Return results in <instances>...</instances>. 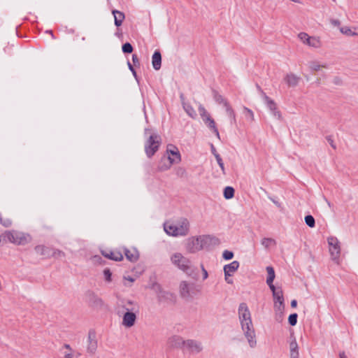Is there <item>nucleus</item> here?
<instances>
[{
  "label": "nucleus",
  "mask_w": 358,
  "mask_h": 358,
  "mask_svg": "<svg viewBox=\"0 0 358 358\" xmlns=\"http://www.w3.org/2000/svg\"><path fill=\"white\" fill-rule=\"evenodd\" d=\"M180 98L182 100H183L182 95L180 96ZM182 104L185 111L189 117L192 118H195L196 117V113L190 104L185 102L184 101H182Z\"/></svg>",
  "instance_id": "nucleus-25"
},
{
  "label": "nucleus",
  "mask_w": 358,
  "mask_h": 358,
  "mask_svg": "<svg viewBox=\"0 0 358 358\" xmlns=\"http://www.w3.org/2000/svg\"><path fill=\"white\" fill-rule=\"evenodd\" d=\"M329 246V252L332 260L336 264L339 263L341 255V243L338 239L334 236H330L327 238Z\"/></svg>",
  "instance_id": "nucleus-7"
},
{
  "label": "nucleus",
  "mask_w": 358,
  "mask_h": 358,
  "mask_svg": "<svg viewBox=\"0 0 358 358\" xmlns=\"http://www.w3.org/2000/svg\"><path fill=\"white\" fill-rule=\"evenodd\" d=\"M326 139H327V142L329 143V145H331V147L333 149L336 150V145L334 143V141L332 137L331 136H328L326 137Z\"/></svg>",
  "instance_id": "nucleus-48"
},
{
  "label": "nucleus",
  "mask_w": 358,
  "mask_h": 358,
  "mask_svg": "<svg viewBox=\"0 0 358 358\" xmlns=\"http://www.w3.org/2000/svg\"><path fill=\"white\" fill-rule=\"evenodd\" d=\"M194 284L189 283L185 280L182 281L179 286V292L182 298L188 299L190 297V291L193 288Z\"/></svg>",
  "instance_id": "nucleus-16"
},
{
  "label": "nucleus",
  "mask_w": 358,
  "mask_h": 358,
  "mask_svg": "<svg viewBox=\"0 0 358 358\" xmlns=\"http://www.w3.org/2000/svg\"><path fill=\"white\" fill-rule=\"evenodd\" d=\"M227 115L229 117L231 120V124H236V114L233 108L231 107L230 104H227L226 106H224Z\"/></svg>",
  "instance_id": "nucleus-28"
},
{
  "label": "nucleus",
  "mask_w": 358,
  "mask_h": 358,
  "mask_svg": "<svg viewBox=\"0 0 358 358\" xmlns=\"http://www.w3.org/2000/svg\"><path fill=\"white\" fill-rule=\"evenodd\" d=\"M101 254L103 257L116 262L123 259L122 253L118 250H102Z\"/></svg>",
  "instance_id": "nucleus-17"
},
{
  "label": "nucleus",
  "mask_w": 358,
  "mask_h": 358,
  "mask_svg": "<svg viewBox=\"0 0 358 358\" xmlns=\"http://www.w3.org/2000/svg\"><path fill=\"white\" fill-rule=\"evenodd\" d=\"M207 122L205 124L213 132L220 138V134L217 128L216 127L215 122L213 118L206 119Z\"/></svg>",
  "instance_id": "nucleus-29"
},
{
  "label": "nucleus",
  "mask_w": 358,
  "mask_h": 358,
  "mask_svg": "<svg viewBox=\"0 0 358 358\" xmlns=\"http://www.w3.org/2000/svg\"><path fill=\"white\" fill-rule=\"evenodd\" d=\"M229 276H225V280L228 284H232L233 280L229 278Z\"/></svg>",
  "instance_id": "nucleus-62"
},
{
  "label": "nucleus",
  "mask_w": 358,
  "mask_h": 358,
  "mask_svg": "<svg viewBox=\"0 0 358 358\" xmlns=\"http://www.w3.org/2000/svg\"><path fill=\"white\" fill-rule=\"evenodd\" d=\"M128 67H129V69L131 71L132 74L134 75V76L135 77V78L137 80V75H136V72L134 68V66L131 64V63L129 62H128Z\"/></svg>",
  "instance_id": "nucleus-53"
},
{
  "label": "nucleus",
  "mask_w": 358,
  "mask_h": 358,
  "mask_svg": "<svg viewBox=\"0 0 358 358\" xmlns=\"http://www.w3.org/2000/svg\"><path fill=\"white\" fill-rule=\"evenodd\" d=\"M234 189L232 187H226L224 189V196L226 199H230L234 196Z\"/></svg>",
  "instance_id": "nucleus-33"
},
{
  "label": "nucleus",
  "mask_w": 358,
  "mask_h": 358,
  "mask_svg": "<svg viewBox=\"0 0 358 358\" xmlns=\"http://www.w3.org/2000/svg\"><path fill=\"white\" fill-rule=\"evenodd\" d=\"M213 97L215 101L217 103L222 104L224 107L229 104V102L227 101V99H225L221 94H220L217 92H214Z\"/></svg>",
  "instance_id": "nucleus-32"
},
{
  "label": "nucleus",
  "mask_w": 358,
  "mask_h": 358,
  "mask_svg": "<svg viewBox=\"0 0 358 358\" xmlns=\"http://www.w3.org/2000/svg\"><path fill=\"white\" fill-rule=\"evenodd\" d=\"M152 64L154 69L158 71L162 66V55L159 50L155 51L152 57Z\"/></svg>",
  "instance_id": "nucleus-21"
},
{
  "label": "nucleus",
  "mask_w": 358,
  "mask_h": 358,
  "mask_svg": "<svg viewBox=\"0 0 358 358\" xmlns=\"http://www.w3.org/2000/svg\"><path fill=\"white\" fill-rule=\"evenodd\" d=\"M124 252L127 259L131 262H136L139 258L138 252L136 249L130 250L127 248H124Z\"/></svg>",
  "instance_id": "nucleus-22"
},
{
  "label": "nucleus",
  "mask_w": 358,
  "mask_h": 358,
  "mask_svg": "<svg viewBox=\"0 0 358 358\" xmlns=\"http://www.w3.org/2000/svg\"><path fill=\"white\" fill-rule=\"evenodd\" d=\"M112 13L114 16V22H115V26H117V27L121 26L123 20L125 18V15H124V13L117 10H113Z\"/></svg>",
  "instance_id": "nucleus-23"
},
{
  "label": "nucleus",
  "mask_w": 358,
  "mask_h": 358,
  "mask_svg": "<svg viewBox=\"0 0 358 358\" xmlns=\"http://www.w3.org/2000/svg\"><path fill=\"white\" fill-rule=\"evenodd\" d=\"M185 347L191 352L194 354L200 353L203 349V345L201 341L188 339L185 341Z\"/></svg>",
  "instance_id": "nucleus-12"
},
{
  "label": "nucleus",
  "mask_w": 358,
  "mask_h": 358,
  "mask_svg": "<svg viewBox=\"0 0 358 358\" xmlns=\"http://www.w3.org/2000/svg\"><path fill=\"white\" fill-rule=\"evenodd\" d=\"M213 238L210 236L192 237L187 240L186 250L189 253H194L202 250L205 245Z\"/></svg>",
  "instance_id": "nucleus-4"
},
{
  "label": "nucleus",
  "mask_w": 358,
  "mask_h": 358,
  "mask_svg": "<svg viewBox=\"0 0 358 358\" xmlns=\"http://www.w3.org/2000/svg\"><path fill=\"white\" fill-rule=\"evenodd\" d=\"M284 310L285 308H282V307L279 308H274L275 311V320L277 322L281 323L284 320Z\"/></svg>",
  "instance_id": "nucleus-30"
},
{
  "label": "nucleus",
  "mask_w": 358,
  "mask_h": 358,
  "mask_svg": "<svg viewBox=\"0 0 358 358\" xmlns=\"http://www.w3.org/2000/svg\"><path fill=\"white\" fill-rule=\"evenodd\" d=\"M198 110H199L201 117L203 116V115H205L206 113H208L207 110L205 109V108L201 104H199V106L198 107Z\"/></svg>",
  "instance_id": "nucleus-49"
},
{
  "label": "nucleus",
  "mask_w": 358,
  "mask_h": 358,
  "mask_svg": "<svg viewBox=\"0 0 358 358\" xmlns=\"http://www.w3.org/2000/svg\"><path fill=\"white\" fill-rule=\"evenodd\" d=\"M340 31L342 34L347 36H355L357 35L355 32L352 31L351 29L348 27H343L340 28Z\"/></svg>",
  "instance_id": "nucleus-38"
},
{
  "label": "nucleus",
  "mask_w": 358,
  "mask_h": 358,
  "mask_svg": "<svg viewBox=\"0 0 358 358\" xmlns=\"http://www.w3.org/2000/svg\"><path fill=\"white\" fill-rule=\"evenodd\" d=\"M167 153H169L170 155L166 157V159L171 160L172 162H175L176 164L180 162V154L176 146L169 145L167 146Z\"/></svg>",
  "instance_id": "nucleus-15"
},
{
  "label": "nucleus",
  "mask_w": 358,
  "mask_h": 358,
  "mask_svg": "<svg viewBox=\"0 0 358 358\" xmlns=\"http://www.w3.org/2000/svg\"><path fill=\"white\" fill-rule=\"evenodd\" d=\"M60 351L63 353V358H73V350L69 344H64Z\"/></svg>",
  "instance_id": "nucleus-27"
},
{
  "label": "nucleus",
  "mask_w": 358,
  "mask_h": 358,
  "mask_svg": "<svg viewBox=\"0 0 358 358\" xmlns=\"http://www.w3.org/2000/svg\"><path fill=\"white\" fill-rule=\"evenodd\" d=\"M298 38L304 43L308 46L313 48L320 47V41L315 37L309 36L305 32H301L298 34Z\"/></svg>",
  "instance_id": "nucleus-11"
},
{
  "label": "nucleus",
  "mask_w": 358,
  "mask_h": 358,
  "mask_svg": "<svg viewBox=\"0 0 358 358\" xmlns=\"http://www.w3.org/2000/svg\"><path fill=\"white\" fill-rule=\"evenodd\" d=\"M185 341L181 336L175 335L168 339L167 345L171 349H181L185 347Z\"/></svg>",
  "instance_id": "nucleus-13"
},
{
  "label": "nucleus",
  "mask_w": 358,
  "mask_h": 358,
  "mask_svg": "<svg viewBox=\"0 0 358 358\" xmlns=\"http://www.w3.org/2000/svg\"><path fill=\"white\" fill-rule=\"evenodd\" d=\"M299 350L290 351V358H299Z\"/></svg>",
  "instance_id": "nucleus-54"
},
{
  "label": "nucleus",
  "mask_w": 358,
  "mask_h": 358,
  "mask_svg": "<svg viewBox=\"0 0 358 358\" xmlns=\"http://www.w3.org/2000/svg\"><path fill=\"white\" fill-rule=\"evenodd\" d=\"M164 229L166 233L172 236H185L189 231V222L187 218H181L177 224L165 223Z\"/></svg>",
  "instance_id": "nucleus-2"
},
{
  "label": "nucleus",
  "mask_w": 358,
  "mask_h": 358,
  "mask_svg": "<svg viewBox=\"0 0 358 358\" xmlns=\"http://www.w3.org/2000/svg\"><path fill=\"white\" fill-rule=\"evenodd\" d=\"M0 223L6 227H8L11 225L12 221L9 218L2 219Z\"/></svg>",
  "instance_id": "nucleus-46"
},
{
  "label": "nucleus",
  "mask_w": 358,
  "mask_h": 358,
  "mask_svg": "<svg viewBox=\"0 0 358 358\" xmlns=\"http://www.w3.org/2000/svg\"><path fill=\"white\" fill-rule=\"evenodd\" d=\"M256 87H257V89L259 91V92L261 94L262 98L264 99V94H266V93L262 90V89L258 84L256 85Z\"/></svg>",
  "instance_id": "nucleus-59"
},
{
  "label": "nucleus",
  "mask_w": 358,
  "mask_h": 358,
  "mask_svg": "<svg viewBox=\"0 0 358 358\" xmlns=\"http://www.w3.org/2000/svg\"><path fill=\"white\" fill-rule=\"evenodd\" d=\"M299 80L300 78L292 73H287L284 78V81L288 87H296L299 84Z\"/></svg>",
  "instance_id": "nucleus-19"
},
{
  "label": "nucleus",
  "mask_w": 358,
  "mask_h": 358,
  "mask_svg": "<svg viewBox=\"0 0 358 358\" xmlns=\"http://www.w3.org/2000/svg\"><path fill=\"white\" fill-rule=\"evenodd\" d=\"M158 298L159 301H175V296L173 294L170 292L160 289L158 292Z\"/></svg>",
  "instance_id": "nucleus-24"
},
{
  "label": "nucleus",
  "mask_w": 358,
  "mask_h": 358,
  "mask_svg": "<svg viewBox=\"0 0 358 358\" xmlns=\"http://www.w3.org/2000/svg\"><path fill=\"white\" fill-rule=\"evenodd\" d=\"M321 67L326 68L327 66L326 65H320L318 64V62H315V61L309 62V68L313 71H317L320 69Z\"/></svg>",
  "instance_id": "nucleus-36"
},
{
  "label": "nucleus",
  "mask_w": 358,
  "mask_h": 358,
  "mask_svg": "<svg viewBox=\"0 0 358 358\" xmlns=\"http://www.w3.org/2000/svg\"><path fill=\"white\" fill-rule=\"evenodd\" d=\"M127 312L124 313L122 319V324L127 327L134 326L136 320V315L133 312L135 310L134 307H125Z\"/></svg>",
  "instance_id": "nucleus-9"
},
{
  "label": "nucleus",
  "mask_w": 358,
  "mask_h": 358,
  "mask_svg": "<svg viewBox=\"0 0 358 358\" xmlns=\"http://www.w3.org/2000/svg\"><path fill=\"white\" fill-rule=\"evenodd\" d=\"M51 253V257L59 258L65 256L64 252L58 249H52Z\"/></svg>",
  "instance_id": "nucleus-39"
},
{
  "label": "nucleus",
  "mask_w": 358,
  "mask_h": 358,
  "mask_svg": "<svg viewBox=\"0 0 358 358\" xmlns=\"http://www.w3.org/2000/svg\"><path fill=\"white\" fill-rule=\"evenodd\" d=\"M270 289L272 291L273 296H278L279 298V294L282 292L281 288L276 289L274 285H268Z\"/></svg>",
  "instance_id": "nucleus-42"
},
{
  "label": "nucleus",
  "mask_w": 358,
  "mask_h": 358,
  "mask_svg": "<svg viewBox=\"0 0 358 358\" xmlns=\"http://www.w3.org/2000/svg\"><path fill=\"white\" fill-rule=\"evenodd\" d=\"M264 101L267 108L270 110L272 114L276 117L278 119H281V113L278 110L277 105L275 102L268 97L266 94H264Z\"/></svg>",
  "instance_id": "nucleus-14"
},
{
  "label": "nucleus",
  "mask_w": 358,
  "mask_h": 358,
  "mask_svg": "<svg viewBox=\"0 0 358 358\" xmlns=\"http://www.w3.org/2000/svg\"><path fill=\"white\" fill-rule=\"evenodd\" d=\"M217 162L222 170V174L225 175L226 172H225L224 165L222 159H221L220 160H218Z\"/></svg>",
  "instance_id": "nucleus-52"
},
{
  "label": "nucleus",
  "mask_w": 358,
  "mask_h": 358,
  "mask_svg": "<svg viewBox=\"0 0 358 358\" xmlns=\"http://www.w3.org/2000/svg\"><path fill=\"white\" fill-rule=\"evenodd\" d=\"M305 220V222L306 224L309 227H314L315 226V218L310 215H308L305 217L304 218Z\"/></svg>",
  "instance_id": "nucleus-37"
},
{
  "label": "nucleus",
  "mask_w": 358,
  "mask_h": 358,
  "mask_svg": "<svg viewBox=\"0 0 358 358\" xmlns=\"http://www.w3.org/2000/svg\"><path fill=\"white\" fill-rule=\"evenodd\" d=\"M211 152H212L213 155L217 153L215 148L214 147V145L213 144L211 145Z\"/></svg>",
  "instance_id": "nucleus-64"
},
{
  "label": "nucleus",
  "mask_w": 358,
  "mask_h": 358,
  "mask_svg": "<svg viewBox=\"0 0 358 358\" xmlns=\"http://www.w3.org/2000/svg\"><path fill=\"white\" fill-rule=\"evenodd\" d=\"M270 199L272 201V202H273V203H274V204H275L278 208H281V203H280L279 201H276V200H275L274 199L271 198V197H270Z\"/></svg>",
  "instance_id": "nucleus-58"
},
{
  "label": "nucleus",
  "mask_w": 358,
  "mask_h": 358,
  "mask_svg": "<svg viewBox=\"0 0 358 358\" xmlns=\"http://www.w3.org/2000/svg\"><path fill=\"white\" fill-rule=\"evenodd\" d=\"M171 263L178 269L182 271L189 275L194 271L192 262L180 252H176L171 257Z\"/></svg>",
  "instance_id": "nucleus-3"
},
{
  "label": "nucleus",
  "mask_w": 358,
  "mask_h": 358,
  "mask_svg": "<svg viewBox=\"0 0 358 358\" xmlns=\"http://www.w3.org/2000/svg\"><path fill=\"white\" fill-rule=\"evenodd\" d=\"M239 265L240 264L238 261H234L231 263L225 265L224 266V276H231L232 274L238 270Z\"/></svg>",
  "instance_id": "nucleus-18"
},
{
  "label": "nucleus",
  "mask_w": 358,
  "mask_h": 358,
  "mask_svg": "<svg viewBox=\"0 0 358 358\" xmlns=\"http://www.w3.org/2000/svg\"><path fill=\"white\" fill-rule=\"evenodd\" d=\"M85 301L93 308H101L103 305L102 299L90 290L85 293Z\"/></svg>",
  "instance_id": "nucleus-10"
},
{
  "label": "nucleus",
  "mask_w": 358,
  "mask_h": 358,
  "mask_svg": "<svg viewBox=\"0 0 358 358\" xmlns=\"http://www.w3.org/2000/svg\"><path fill=\"white\" fill-rule=\"evenodd\" d=\"M276 242L274 239L271 238H264L262 240V245H264L266 248H269L271 245H275Z\"/></svg>",
  "instance_id": "nucleus-35"
},
{
  "label": "nucleus",
  "mask_w": 358,
  "mask_h": 358,
  "mask_svg": "<svg viewBox=\"0 0 358 358\" xmlns=\"http://www.w3.org/2000/svg\"><path fill=\"white\" fill-rule=\"evenodd\" d=\"M161 137L157 134H151L145 143V152L150 158L158 150L160 145Z\"/></svg>",
  "instance_id": "nucleus-5"
},
{
  "label": "nucleus",
  "mask_w": 358,
  "mask_h": 358,
  "mask_svg": "<svg viewBox=\"0 0 358 358\" xmlns=\"http://www.w3.org/2000/svg\"><path fill=\"white\" fill-rule=\"evenodd\" d=\"M124 53H131L133 52V47L129 43H125L122 47Z\"/></svg>",
  "instance_id": "nucleus-41"
},
{
  "label": "nucleus",
  "mask_w": 358,
  "mask_h": 358,
  "mask_svg": "<svg viewBox=\"0 0 358 358\" xmlns=\"http://www.w3.org/2000/svg\"><path fill=\"white\" fill-rule=\"evenodd\" d=\"M201 118L205 123L207 122L206 119L212 118V117H210V114L208 113H207L205 115H203V116H201Z\"/></svg>",
  "instance_id": "nucleus-57"
},
{
  "label": "nucleus",
  "mask_w": 358,
  "mask_h": 358,
  "mask_svg": "<svg viewBox=\"0 0 358 358\" xmlns=\"http://www.w3.org/2000/svg\"><path fill=\"white\" fill-rule=\"evenodd\" d=\"M238 319L241 329L251 348L257 345V339L254 325L252 322L251 314L245 303H240L238 310Z\"/></svg>",
  "instance_id": "nucleus-1"
},
{
  "label": "nucleus",
  "mask_w": 358,
  "mask_h": 358,
  "mask_svg": "<svg viewBox=\"0 0 358 358\" xmlns=\"http://www.w3.org/2000/svg\"><path fill=\"white\" fill-rule=\"evenodd\" d=\"M266 271L268 273V277L269 278H273L275 279V275L274 269L272 266H267L266 267Z\"/></svg>",
  "instance_id": "nucleus-45"
},
{
  "label": "nucleus",
  "mask_w": 358,
  "mask_h": 358,
  "mask_svg": "<svg viewBox=\"0 0 358 358\" xmlns=\"http://www.w3.org/2000/svg\"><path fill=\"white\" fill-rule=\"evenodd\" d=\"M274 279L273 278H267L266 279V283L268 285H273V282Z\"/></svg>",
  "instance_id": "nucleus-60"
},
{
  "label": "nucleus",
  "mask_w": 358,
  "mask_h": 358,
  "mask_svg": "<svg viewBox=\"0 0 358 358\" xmlns=\"http://www.w3.org/2000/svg\"><path fill=\"white\" fill-rule=\"evenodd\" d=\"M274 300V308H278V307L282 308H285V303H284V297H283V292H281L280 294H279V298L278 299V296H273Z\"/></svg>",
  "instance_id": "nucleus-31"
},
{
  "label": "nucleus",
  "mask_w": 358,
  "mask_h": 358,
  "mask_svg": "<svg viewBox=\"0 0 358 358\" xmlns=\"http://www.w3.org/2000/svg\"><path fill=\"white\" fill-rule=\"evenodd\" d=\"M173 164H176L175 162H172L171 160L166 159V157L164 156L162 158V161L159 165V170L161 171H164L171 168Z\"/></svg>",
  "instance_id": "nucleus-26"
},
{
  "label": "nucleus",
  "mask_w": 358,
  "mask_h": 358,
  "mask_svg": "<svg viewBox=\"0 0 358 358\" xmlns=\"http://www.w3.org/2000/svg\"><path fill=\"white\" fill-rule=\"evenodd\" d=\"M98 344L96 340V334L94 329H90L87 336V352L91 355L96 353Z\"/></svg>",
  "instance_id": "nucleus-8"
},
{
  "label": "nucleus",
  "mask_w": 358,
  "mask_h": 358,
  "mask_svg": "<svg viewBox=\"0 0 358 358\" xmlns=\"http://www.w3.org/2000/svg\"><path fill=\"white\" fill-rule=\"evenodd\" d=\"M222 257L225 260H230L234 257V252L226 250L222 253Z\"/></svg>",
  "instance_id": "nucleus-44"
},
{
  "label": "nucleus",
  "mask_w": 358,
  "mask_h": 358,
  "mask_svg": "<svg viewBox=\"0 0 358 358\" xmlns=\"http://www.w3.org/2000/svg\"><path fill=\"white\" fill-rule=\"evenodd\" d=\"M132 61H133L134 66H140V62H139L138 57L136 54H134L132 55Z\"/></svg>",
  "instance_id": "nucleus-51"
},
{
  "label": "nucleus",
  "mask_w": 358,
  "mask_h": 358,
  "mask_svg": "<svg viewBox=\"0 0 358 358\" xmlns=\"http://www.w3.org/2000/svg\"><path fill=\"white\" fill-rule=\"evenodd\" d=\"M296 306H297V301H296V300H295V299L292 300V301H291V306H292V308H296Z\"/></svg>",
  "instance_id": "nucleus-61"
},
{
  "label": "nucleus",
  "mask_w": 358,
  "mask_h": 358,
  "mask_svg": "<svg viewBox=\"0 0 358 358\" xmlns=\"http://www.w3.org/2000/svg\"><path fill=\"white\" fill-rule=\"evenodd\" d=\"M103 275H104L105 280L106 282H111L112 273L110 272V270L108 268H106L103 270Z\"/></svg>",
  "instance_id": "nucleus-43"
},
{
  "label": "nucleus",
  "mask_w": 358,
  "mask_h": 358,
  "mask_svg": "<svg viewBox=\"0 0 358 358\" xmlns=\"http://www.w3.org/2000/svg\"><path fill=\"white\" fill-rule=\"evenodd\" d=\"M243 114L245 115V118L250 121L252 122L255 120L254 113L252 110L245 106L243 107Z\"/></svg>",
  "instance_id": "nucleus-34"
},
{
  "label": "nucleus",
  "mask_w": 358,
  "mask_h": 358,
  "mask_svg": "<svg viewBox=\"0 0 358 358\" xmlns=\"http://www.w3.org/2000/svg\"><path fill=\"white\" fill-rule=\"evenodd\" d=\"M201 269H202V272H203V279L205 280L208 278V274L207 271L205 269V268L203 267V265H201Z\"/></svg>",
  "instance_id": "nucleus-55"
},
{
  "label": "nucleus",
  "mask_w": 358,
  "mask_h": 358,
  "mask_svg": "<svg viewBox=\"0 0 358 358\" xmlns=\"http://www.w3.org/2000/svg\"><path fill=\"white\" fill-rule=\"evenodd\" d=\"M36 252L41 256L45 257V258H50L52 255V248L46 247L45 245H36L34 248Z\"/></svg>",
  "instance_id": "nucleus-20"
},
{
  "label": "nucleus",
  "mask_w": 358,
  "mask_h": 358,
  "mask_svg": "<svg viewBox=\"0 0 358 358\" xmlns=\"http://www.w3.org/2000/svg\"><path fill=\"white\" fill-rule=\"evenodd\" d=\"M289 350H290V351L299 350L298 344H297L296 340L292 341L289 343Z\"/></svg>",
  "instance_id": "nucleus-47"
},
{
  "label": "nucleus",
  "mask_w": 358,
  "mask_h": 358,
  "mask_svg": "<svg viewBox=\"0 0 358 358\" xmlns=\"http://www.w3.org/2000/svg\"><path fill=\"white\" fill-rule=\"evenodd\" d=\"M298 315L296 313H292L289 315L288 317V322L291 326H295L297 323Z\"/></svg>",
  "instance_id": "nucleus-40"
},
{
  "label": "nucleus",
  "mask_w": 358,
  "mask_h": 358,
  "mask_svg": "<svg viewBox=\"0 0 358 358\" xmlns=\"http://www.w3.org/2000/svg\"><path fill=\"white\" fill-rule=\"evenodd\" d=\"M331 23L334 26H339L341 24L340 21L338 20H335V19L331 20Z\"/></svg>",
  "instance_id": "nucleus-56"
},
{
  "label": "nucleus",
  "mask_w": 358,
  "mask_h": 358,
  "mask_svg": "<svg viewBox=\"0 0 358 358\" xmlns=\"http://www.w3.org/2000/svg\"><path fill=\"white\" fill-rule=\"evenodd\" d=\"M125 307H134L135 308V310H136V303L131 301V300H128L126 303V304L124 306V308L125 309Z\"/></svg>",
  "instance_id": "nucleus-50"
},
{
  "label": "nucleus",
  "mask_w": 358,
  "mask_h": 358,
  "mask_svg": "<svg viewBox=\"0 0 358 358\" xmlns=\"http://www.w3.org/2000/svg\"><path fill=\"white\" fill-rule=\"evenodd\" d=\"M29 236L20 231H6L3 234V241H9L17 245H24Z\"/></svg>",
  "instance_id": "nucleus-6"
},
{
  "label": "nucleus",
  "mask_w": 358,
  "mask_h": 358,
  "mask_svg": "<svg viewBox=\"0 0 358 358\" xmlns=\"http://www.w3.org/2000/svg\"><path fill=\"white\" fill-rule=\"evenodd\" d=\"M124 279L129 280L131 282H133L134 281V279L131 276L124 277Z\"/></svg>",
  "instance_id": "nucleus-63"
}]
</instances>
